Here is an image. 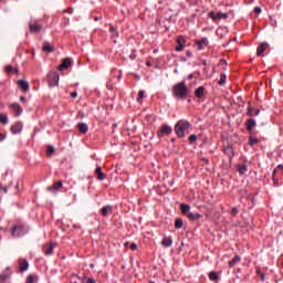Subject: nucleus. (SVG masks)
<instances>
[{
    "label": "nucleus",
    "mask_w": 283,
    "mask_h": 283,
    "mask_svg": "<svg viewBox=\"0 0 283 283\" xmlns=\"http://www.w3.org/2000/svg\"><path fill=\"white\" fill-rule=\"evenodd\" d=\"M189 127H191V124L189 120L180 119L175 125V134H177L178 138H185V134L189 130Z\"/></svg>",
    "instance_id": "nucleus-1"
},
{
    "label": "nucleus",
    "mask_w": 283,
    "mask_h": 283,
    "mask_svg": "<svg viewBox=\"0 0 283 283\" xmlns=\"http://www.w3.org/2000/svg\"><path fill=\"white\" fill-rule=\"evenodd\" d=\"M172 94L176 98H186L187 94H189V88L185 82H180L174 85Z\"/></svg>",
    "instance_id": "nucleus-2"
},
{
    "label": "nucleus",
    "mask_w": 283,
    "mask_h": 283,
    "mask_svg": "<svg viewBox=\"0 0 283 283\" xmlns=\"http://www.w3.org/2000/svg\"><path fill=\"white\" fill-rule=\"evenodd\" d=\"M46 81L49 83V87H56V85H59V72L51 71L46 76Z\"/></svg>",
    "instance_id": "nucleus-3"
},
{
    "label": "nucleus",
    "mask_w": 283,
    "mask_h": 283,
    "mask_svg": "<svg viewBox=\"0 0 283 283\" xmlns=\"http://www.w3.org/2000/svg\"><path fill=\"white\" fill-rule=\"evenodd\" d=\"M25 233H28V231L25 230V227H23V226H13L11 229V234L13 238H21V237L25 235Z\"/></svg>",
    "instance_id": "nucleus-4"
},
{
    "label": "nucleus",
    "mask_w": 283,
    "mask_h": 283,
    "mask_svg": "<svg viewBox=\"0 0 283 283\" xmlns=\"http://www.w3.org/2000/svg\"><path fill=\"white\" fill-rule=\"evenodd\" d=\"M9 108L11 109L15 118H19V116L23 114V108L21 107V105H19V103L10 104Z\"/></svg>",
    "instance_id": "nucleus-5"
},
{
    "label": "nucleus",
    "mask_w": 283,
    "mask_h": 283,
    "mask_svg": "<svg viewBox=\"0 0 283 283\" xmlns=\"http://www.w3.org/2000/svg\"><path fill=\"white\" fill-rule=\"evenodd\" d=\"M54 249H56V243L48 242L43 245L42 251L44 255H52V253H54Z\"/></svg>",
    "instance_id": "nucleus-6"
},
{
    "label": "nucleus",
    "mask_w": 283,
    "mask_h": 283,
    "mask_svg": "<svg viewBox=\"0 0 283 283\" xmlns=\"http://www.w3.org/2000/svg\"><path fill=\"white\" fill-rule=\"evenodd\" d=\"M174 132V128L171 126L164 124L159 132L157 133L158 138H163V136H169Z\"/></svg>",
    "instance_id": "nucleus-7"
},
{
    "label": "nucleus",
    "mask_w": 283,
    "mask_h": 283,
    "mask_svg": "<svg viewBox=\"0 0 283 283\" xmlns=\"http://www.w3.org/2000/svg\"><path fill=\"white\" fill-rule=\"evenodd\" d=\"M29 30L33 34H36V33L41 32V30H43V25L39 24L38 22H30Z\"/></svg>",
    "instance_id": "nucleus-8"
},
{
    "label": "nucleus",
    "mask_w": 283,
    "mask_h": 283,
    "mask_svg": "<svg viewBox=\"0 0 283 283\" xmlns=\"http://www.w3.org/2000/svg\"><path fill=\"white\" fill-rule=\"evenodd\" d=\"M72 65V60L70 57H66L62 60V63L57 66L59 72H63V70H67Z\"/></svg>",
    "instance_id": "nucleus-9"
},
{
    "label": "nucleus",
    "mask_w": 283,
    "mask_h": 283,
    "mask_svg": "<svg viewBox=\"0 0 283 283\" xmlns=\"http://www.w3.org/2000/svg\"><path fill=\"white\" fill-rule=\"evenodd\" d=\"M23 132V123L17 122L11 126V133L21 134Z\"/></svg>",
    "instance_id": "nucleus-10"
},
{
    "label": "nucleus",
    "mask_w": 283,
    "mask_h": 283,
    "mask_svg": "<svg viewBox=\"0 0 283 283\" xmlns=\"http://www.w3.org/2000/svg\"><path fill=\"white\" fill-rule=\"evenodd\" d=\"M195 45L197 46V50H205L207 45H209V39L203 38L201 40H198Z\"/></svg>",
    "instance_id": "nucleus-11"
},
{
    "label": "nucleus",
    "mask_w": 283,
    "mask_h": 283,
    "mask_svg": "<svg viewBox=\"0 0 283 283\" xmlns=\"http://www.w3.org/2000/svg\"><path fill=\"white\" fill-rule=\"evenodd\" d=\"M18 87H19L20 90H22V91L24 92V94H25L27 92H30V83H28V82H25V81H23V80H19V81H18Z\"/></svg>",
    "instance_id": "nucleus-12"
},
{
    "label": "nucleus",
    "mask_w": 283,
    "mask_h": 283,
    "mask_svg": "<svg viewBox=\"0 0 283 283\" xmlns=\"http://www.w3.org/2000/svg\"><path fill=\"white\" fill-rule=\"evenodd\" d=\"M95 174L97 176V180H105L107 178V175L103 172V168H101V166L96 167Z\"/></svg>",
    "instance_id": "nucleus-13"
},
{
    "label": "nucleus",
    "mask_w": 283,
    "mask_h": 283,
    "mask_svg": "<svg viewBox=\"0 0 283 283\" xmlns=\"http://www.w3.org/2000/svg\"><path fill=\"white\" fill-rule=\"evenodd\" d=\"M269 48V43L264 42L256 49V56H262L264 54V51Z\"/></svg>",
    "instance_id": "nucleus-14"
},
{
    "label": "nucleus",
    "mask_w": 283,
    "mask_h": 283,
    "mask_svg": "<svg viewBox=\"0 0 283 283\" xmlns=\"http://www.w3.org/2000/svg\"><path fill=\"white\" fill-rule=\"evenodd\" d=\"M63 187V181L54 182L52 186L48 188V191H59Z\"/></svg>",
    "instance_id": "nucleus-15"
},
{
    "label": "nucleus",
    "mask_w": 283,
    "mask_h": 283,
    "mask_svg": "<svg viewBox=\"0 0 283 283\" xmlns=\"http://www.w3.org/2000/svg\"><path fill=\"white\" fill-rule=\"evenodd\" d=\"M188 220H191L192 222H195L196 220H200V218H202V214L200 213H193V212H188V214H186Z\"/></svg>",
    "instance_id": "nucleus-16"
},
{
    "label": "nucleus",
    "mask_w": 283,
    "mask_h": 283,
    "mask_svg": "<svg viewBox=\"0 0 283 283\" xmlns=\"http://www.w3.org/2000/svg\"><path fill=\"white\" fill-rule=\"evenodd\" d=\"M163 247L169 248L174 244V239L171 237H166L161 241Z\"/></svg>",
    "instance_id": "nucleus-17"
},
{
    "label": "nucleus",
    "mask_w": 283,
    "mask_h": 283,
    "mask_svg": "<svg viewBox=\"0 0 283 283\" xmlns=\"http://www.w3.org/2000/svg\"><path fill=\"white\" fill-rule=\"evenodd\" d=\"M20 271L23 273L24 271L28 270L30 264L28 263V260L23 259L22 261L19 262Z\"/></svg>",
    "instance_id": "nucleus-18"
},
{
    "label": "nucleus",
    "mask_w": 283,
    "mask_h": 283,
    "mask_svg": "<svg viewBox=\"0 0 283 283\" xmlns=\"http://www.w3.org/2000/svg\"><path fill=\"white\" fill-rule=\"evenodd\" d=\"M77 128L81 132V134H87L90 126H87V124L85 123H80L77 124Z\"/></svg>",
    "instance_id": "nucleus-19"
},
{
    "label": "nucleus",
    "mask_w": 283,
    "mask_h": 283,
    "mask_svg": "<svg viewBox=\"0 0 283 283\" xmlns=\"http://www.w3.org/2000/svg\"><path fill=\"white\" fill-rule=\"evenodd\" d=\"M42 52H54V46L50 42H44Z\"/></svg>",
    "instance_id": "nucleus-20"
},
{
    "label": "nucleus",
    "mask_w": 283,
    "mask_h": 283,
    "mask_svg": "<svg viewBox=\"0 0 283 283\" xmlns=\"http://www.w3.org/2000/svg\"><path fill=\"white\" fill-rule=\"evenodd\" d=\"M195 96L197 98H202V96H205V86H199L196 91H195Z\"/></svg>",
    "instance_id": "nucleus-21"
},
{
    "label": "nucleus",
    "mask_w": 283,
    "mask_h": 283,
    "mask_svg": "<svg viewBox=\"0 0 283 283\" xmlns=\"http://www.w3.org/2000/svg\"><path fill=\"white\" fill-rule=\"evenodd\" d=\"M255 125H256L255 119H253V118L248 119V122H247L248 132H252L253 127H255Z\"/></svg>",
    "instance_id": "nucleus-22"
},
{
    "label": "nucleus",
    "mask_w": 283,
    "mask_h": 283,
    "mask_svg": "<svg viewBox=\"0 0 283 283\" xmlns=\"http://www.w3.org/2000/svg\"><path fill=\"white\" fill-rule=\"evenodd\" d=\"M223 151L230 159L233 158V156H235V154L233 153V147L231 146L226 147Z\"/></svg>",
    "instance_id": "nucleus-23"
},
{
    "label": "nucleus",
    "mask_w": 283,
    "mask_h": 283,
    "mask_svg": "<svg viewBox=\"0 0 283 283\" xmlns=\"http://www.w3.org/2000/svg\"><path fill=\"white\" fill-rule=\"evenodd\" d=\"M109 32L112 39H118V29H116V27L111 25Z\"/></svg>",
    "instance_id": "nucleus-24"
},
{
    "label": "nucleus",
    "mask_w": 283,
    "mask_h": 283,
    "mask_svg": "<svg viewBox=\"0 0 283 283\" xmlns=\"http://www.w3.org/2000/svg\"><path fill=\"white\" fill-rule=\"evenodd\" d=\"M112 213V206H105L102 208V216L104 218H107V214Z\"/></svg>",
    "instance_id": "nucleus-25"
},
{
    "label": "nucleus",
    "mask_w": 283,
    "mask_h": 283,
    "mask_svg": "<svg viewBox=\"0 0 283 283\" xmlns=\"http://www.w3.org/2000/svg\"><path fill=\"white\" fill-rule=\"evenodd\" d=\"M190 209H191L190 205L181 203V212L184 213V216H188Z\"/></svg>",
    "instance_id": "nucleus-26"
},
{
    "label": "nucleus",
    "mask_w": 283,
    "mask_h": 283,
    "mask_svg": "<svg viewBox=\"0 0 283 283\" xmlns=\"http://www.w3.org/2000/svg\"><path fill=\"white\" fill-rule=\"evenodd\" d=\"M209 280H211V282H218V280H219L218 272H216V271L210 272Z\"/></svg>",
    "instance_id": "nucleus-27"
},
{
    "label": "nucleus",
    "mask_w": 283,
    "mask_h": 283,
    "mask_svg": "<svg viewBox=\"0 0 283 283\" xmlns=\"http://www.w3.org/2000/svg\"><path fill=\"white\" fill-rule=\"evenodd\" d=\"M46 156L49 158H52V156H54V146H52V145L48 146V148H46Z\"/></svg>",
    "instance_id": "nucleus-28"
},
{
    "label": "nucleus",
    "mask_w": 283,
    "mask_h": 283,
    "mask_svg": "<svg viewBox=\"0 0 283 283\" xmlns=\"http://www.w3.org/2000/svg\"><path fill=\"white\" fill-rule=\"evenodd\" d=\"M185 222L182 221V219L178 218L175 220V229H182Z\"/></svg>",
    "instance_id": "nucleus-29"
},
{
    "label": "nucleus",
    "mask_w": 283,
    "mask_h": 283,
    "mask_svg": "<svg viewBox=\"0 0 283 283\" xmlns=\"http://www.w3.org/2000/svg\"><path fill=\"white\" fill-rule=\"evenodd\" d=\"M240 260H242L240 258V255H235L232 260L229 261V265L230 266H235V264H238V262H240Z\"/></svg>",
    "instance_id": "nucleus-30"
},
{
    "label": "nucleus",
    "mask_w": 283,
    "mask_h": 283,
    "mask_svg": "<svg viewBox=\"0 0 283 283\" xmlns=\"http://www.w3.org/2000/svg\"><path fill=\"white\" fill-rule=\"evenodd\" d=\"M6 72L7 74H12V72H14V74H19V70L14 69L12 65H8L6 67Z\"/></svg>",
    "instance_id": "nucleus-31"
},
{
    "label": "nucleus",
    "mask_w": 283,
    "mask_h": 283,
    "mask_svg": "<svg viewBox=\"0 0 283 283\" xmlns=\"http://www.w3.org/2000/svg\"><path fill=\"white\" fill-rule=\"evenodd\" d=\"M0 123L1 125H8V115L7 114H0Z\"/></svg>",
    "instance_id": "nucleus-32"
},
{
    "label": "nucleus",
    "mask_w": 283,
    "mask_h": 283,
    "mask_svg": "<svg viewBox=\"0 0 283 283\" xmlns=\"http://www.w3.org/2000/svg\"><path fill=\"white\" fill-rule=\"evenodd\" d=\"M10 273L0 274V282H8V280H10Z\"/></svg>",
    "instance_id": "nucleus-33"
},
{
    "label": "nucleus",
    "mask_w": 283,
    "mask_h": 283,
    "mask_svg": "<svg viewBox=\"0 0 283 283\" xmlns=\"http://www.w3.org/2000/svg\"><path fill=\"white\" fill-rule=\"evenodd\" d=\"M143 98H145V91H139L137 95V103L143 104Z\"/></svg>",
    "instance_id": "nucleus-34"
},
{
    "label": "nucleus",
    "mask_w": 283,
    "mask_h": 283,
    "mask_svg": "<svg viewBox=\"0 0 283 283\" xmlns=\"http://www.w3.org/2000/svg\"><path fill=\"white\" fill-rule=\"evenodd\" d=\"M35 280H39V276H34L33 274L27 276V283H34Z\"/></svg>",
    "instance_id": "nucleus-35"
},
{
    "label": "nucleus",
    "mask_w": 283,
    "mask_h": 283,
    "mask_svg": "<svg viewBox=\"0 0 283 283\" xmlns=\"http://www.w3.org/2000/svg\"><path fill=\"white\" fill-rule=\"evenodd\" d=\"M258 143H260V139L255 138V137H250L249 139V145L251 147H253V145H258Z\"/></svg>",
    "instance_id": "nucleus-36"
},
{
    "label": "nucleus",
    "mask_w": 283,
    "mask_h": 283,
    "mask_svg": "<svg viewBox=\"0 0 283 283\" xmlns=\"http://www.w3.org/2000/svg\"><path fill=\"white\" fill-rule=\"evenodd\" d=\"M227 83V74L222 73L220 75L219 85H224Z\"/></svg>",
    "instance_id": "nucleus-37"
},
{
    "label": "nucleus",
    "mask_w": 283,
    "mask_h": 283,
    "mask_svg": "<svg viewBox=\"0 0 283 283\" xmlns=\"http://www.w3.org/2000/svg\"><path fill=\"white\" fill-rule=\"evenodd\" d=\"M238 171H239V174H247V165H240L239 167H238Z\"/></svg>",
    "instance_id": "nucleus-38"
},
{
    "label": "nucleus",
    "mask_w": 283,
    "mask_h": 283,
    "mask_svg": "<svg viewBox=\"0 0 283 283\" xmlns=\"http://www.w3.org/2000/svg\"><path fill=\"white\" fill-rule=\"evenodd\" d=\"M217 17H218V19H229V14L222 13V12H218Z\"/></svg>",
    "instance_id": "nucleus-39"
},
{
    "label": "nucleus",
    "mask_w": 283,
    "mask_h": 283,
    "mask_svg": "<svg viewBox=\"0 0 283 283\" xmlns=\"http://www.w3.org/2000/svg\"><path fill=\"white\" fill-rule=\"evenodd\" d=\"M209 17H210V19H212L213 21H216V20L218 19V13L210 12V13H209Z\"/></svg>",
    "instance_id": "nucleus-40"
},
{
    "label": "nucleus",
    "mask_w": 283,
    "mask_h": 283,
    "mask_svg": "<svg viewBox=\"0 0 283 283\" xmlns=\"http://www.w3.org/2000/svg\"><path fill=\"white\" fill-rule=\"evenodd\" d=\"M189 140H190V143H196V140H198V136H196V135H190V136H189Z\"/></svg>",
    "instance_id": "nucleus-41"
},
{
    "label": "nucleus",
    "mask_w": 283,
    "mask_h": 283,
    "mask_svg": "<svg viewBox=\"0 0 283 283\" xmlns=\"http://www.w3.org/2000/svg\"><path fill=\"white\" fill-rule=\"evenodd\" d=\"M182 50H185V44H179V45L176 48V52H182Z\"/></svg>",
    "instance_id": "nucleus-42"
},
{
    "label": "nucleus",
    "mask_w": 283,
    "mask_h": 283,
    "mask_svg": "<svg viewBox=\"0 0 283 283\" xmlns=\"http://www.w3.org/2000/svg\"><path fill=\"white\" fill-rule=\"evenodd\" d=\"M178 45H185V38L177 39Z\"/></svg>",
    "instance_id": "nucleus-43"
},
{
    "label": "nucleus",
    "mask_w": 283,
    "mask_h": 283,
    "mask_svg": "<svg viewBox=\"0 0 283 283\" xmlns=\"http://www.w3.org/2000/svg\"><path fill=\"white\" fill-rule=\"evenodd\" d=\"M248 116H253V107H248Z\"/></svg>",
    "instance_id": "nucleus-44"
},
{
    "label": "nucleus",
    "mask_w": 283,
    "mask_h": 283,
    "mask_svg": "<svg viewBox=\"0 0 283 283\" xmlns=\"http://www.w3.org/2000/svg\"><path fill=\"white\" fill-rule=\"evenodd\" d=\"M254 12H255L256 14H260V13L262 12V8L255 7V8H254Z\"/></svg>",
    "instance_id": "nucleus-45"
},
{
    "label": "nucleus",
    "mask_w": 283,
    "mask_h": 283,
    "mask_svg": "<svg viewBox=\"0 0 283 283\" xmlns=\"http://www.w3.org/2000/svg\"><path fill=\"white\" fill-rule=\"evenodd\" d=\"M130 249H132V251H136V249H138V244L132 243Z\"/></svg>",
    "instance_id": "nucleus-46"
},
{
    "label": "nucleus",
    "mask_w": 283,
    "mask_h": 283,
    "mask_svg": "<svg viewBox=\"0 0 283 283\" xmlns=\"http://www.w3.org/2000/svg\"><path fill=\"white\" fill-rule=\"evenodd\" d=\"M3 140H6V135L0 133V143L3 142Z\"/></svg>",
    "instance_id": "nucleus-47"
},
{
    "label": "nucleus",
    "mask_w": 283,
    "mask_h": 283,
    "mask_svg": "<svg viewBox=\"0 0 283 283\" xmlns=\"http://www.w3.org/2000/svg\"><path fill=\"white\" fill-rule=\"evenodd\" d=\"M86 283H96V280L91 277V279H87Z\"/></svg>",
    "instance_id": "nucleus-48"
},
{
    "label": "nucleus",
    "mask_w": 283,
    "mask_h": 283,
    "mask_svg": "<svg viewBox=\"0 0 283 283\" xmlns=\"http://www.w3.org/2000/svg\"><path fill=\"white\" fill-rule=\"evenodd\" d=\"M129 59H130L132 61H134V60L136 59V54L132 53V54L129 55Z\"/></svg>",
    "instance_id": "nucleus-49"
},
{
    "label": "nucleus",
    "mask_w": 283,
    "mask_h": 283,
    "mask_svg": "<svg viewBox=\"0 0 283 283\" xmlns=\"http://www.w3.org/2000/svg\"><path fill=\"white\" fill-rule=\"evenodd\" d=\"M186 56H193V53H191V51H187Z\"/></svg>",
    "instance_id": "nucleus-50"
},
{
    "label": "nucleus",
    "mask_w": 283,
    "mask_h": 283,
    "mask_svg": "<svg viewBox=\"0 0 283 283\" xmlns=\"http://www.w3.org/2000/svg\"><path fill=\"white\" fill-rule=\"evenodd\" d=\"M232 213H233V216L238 214V208H233Z\"/></svg>",
    "instance_id": "nucleus-51"
},
{
    "label": "nucleus",
    "mask_w": 283,
    "mask_h": 283,
    "mask_svg": "<svg viewBox=\"0 0 283 283\" xmlns=\"http://www.w3.org/2000/svg\"><path fill=\"white\" fill-rule=\"evenodd\" d=\"M259 275H260L262 282H264V280H265L264 273H261V274H259Z\"/></svg>",
    "instance_id": "nucleus-52"
},
{
    "label": "nucleus",
    "mask_w": 283,
    "mask_h": 283,
    "mask_svg": "<svg viewBox=\"0 0 283 283\" xmlns=\"http://www.w3.org/2000/svg\"><path fill=\"white\" fill-rule=\"evenodd\" d=\"M20 101H21V103H25V97L24 96H20Z\"/></svg>",
    "instance_id": "nucleus-53"
},
{
    "label": "nucleus",
    "mask_w": 283,
    "mask_h": 283,
    "mask_svg": "<svg viewBox=\"0 0 283 283\" xmlns=\"http://www.w3.org/2000/svg\"><path fill=\"white\" fill-rule=\"evenodd\" d=\"M2 191H3L4 193H8V187H2Z\"/></svg>",
    "instance_id": "nucleus-54"
},
{
    "label": "nucleus",
    "mask_w": 283,
    "mask_h": 283,
    "mask_svg": "<svg viewBox=\"0 0 283 283\" xmlns=\"http://www.w3.org/2000/svg\"><path fill=\"white\" fill-rule=\"evenodd\" d=\"M76 96H77L76 92H73L72 93V98H76Z\"/></svg>",
    "instance_id": "nucleus-55"
},
{
    "label": "nucleus",
    "mask_w": 283,
    "mask_h": 283,
    "mask_svg": "<svg viewBox=\"0 0 283 283\" xmlns=\"http://www.w3.org/2000/svg\"><path fill=\"white\" fill-rule=\"evenodd\" d=\"M0 107H1V109H4L6 108V104L1 103Z\"/></svg>",
    "instance_id": "nucleus-56"
},
{
    "label": "nucleus",
    "mask_w": 283,
    "mask_h": 283,
    "mask_svg": "<svg viewBox=\"0 0 283 283\" xmlns=\"http://www.w3.org/2000/svg\"><path fill=\"white\" fill-rule=\"evenodd\" d=\"M260 115V109H258L255 113H254V116H259Z\"/></svg>",
    "instance_id": "nucleus-57"
},
{
    "label": "nucleus",
    "mask_w": 283,
    "mask_h": 283,
    "mask_svg": "<svg viewBox=\"0 0 283 283\" xmlns=\"http://www.w3.org/2000/svg\"><path fill=\"white\" fill-rule=\"evenodd\" d=\"M258 275H260L262 273V271H260V269L256 270Z\"/></svg>",
    "instance_id": "nucleus-58"
},
{
    "label": "nucleus",
    "mask_w": 283,
    "mask_h": 283,
    "mask_svg": "<svg viewBox=\"0 0 283 283\" xmlns=\"http://www.w3.org/2000/svg\"><path fill=\"white\" fill-rule=\"evenodd\" d=\"M0 191H3V187L0 186Z\"/></svg>",
    "instance_id": "nucleus-59"
},
{
    "label": "nucleus",
    "mask_w": 283,
    "mask_h": 283,
    "mask_svg": "<svg viewBox=\"0 0 283 283\" xmlns=\"http://www.w3.org/2000/svg\"><path fill=\"white\" fill-rule=\"evenodd\" d=\"M113 42H114V43H117V41H116V40H113Z\"/></svg>",
    "instance_id": "nucleus-60"
}]
</instances>
